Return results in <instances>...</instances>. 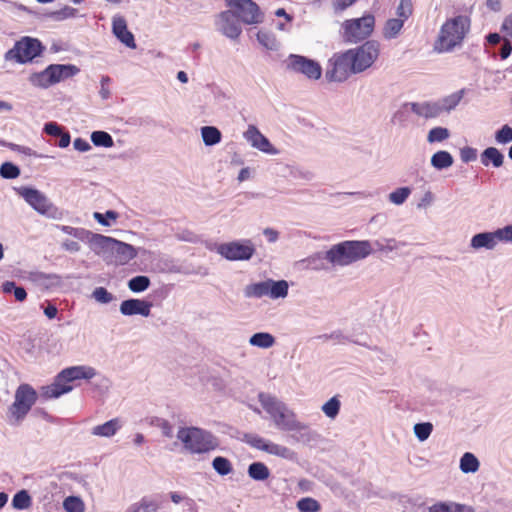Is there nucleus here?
<instances>
[{"instance_id": "obj_48", "label": "nucleus", "mask_w": 512, "mask_h": 512, "mask_svg": "<svg viewBox=\"0 0 512 512\" xmlns=\"http://www.w3.org/2000/svg\"><path fill=\"white\" fill-rule=\"evenodd\" d=\"M212 466L215 471L222 476L230 474L233 470L231 462L227 458L221 456L213 459Z\"/></svg>"}, {"instance_id": "obj_33", "label": "nucleus", "mask_w": 512, "mask_h": 512, "mask_svg": "<svg viewBox=\"0 0 512 512\" xmlns=\"http://www.w3.org/2000/svg\"><path fill=\"white\" fill-rule=\"evenodd\" d=\"M411 102H406L401 107L394 112L391 118V122L393 124H398L402 127H405L410 122V113H411Z\"/></svg>"}, {"instance_id": "obj_2", "label": "nucleus", "mask_w": 512, "mask_h": 512, "mask_svg": "<svg viewBox=\"0 0 512 512\" xmlns=\"http://www.w3.org/2000/svg\"><path fill=\"white\" fill-rule=\"evenodd\" d=\"M469 29L470 19L467 16L458 15L448 19L440 29L435 49L440 53L451 52L461 45Z\"/></svg>"}, {"instance_id": "obj_27", "label": "nucleus", "mask_w": 512, "mask_h": 512, "mask_svg": "<svg viewBox=\"0 0 512 512\" xmlns=\"http://www.w3.org/2000/svg\"><path fill=\"white\" fill-rule=\"evenodd\" d=\"M429 512H474L473 509L464 504L449 501H440L428 508Z\"/></svg>"}, {"instance_id": "obj_6", "label": "nucleus", "mask_w": 512, "mask_h": 512, "mask_svg": "<svg viewBox=\"0 0 512 512\" xmlns=\"http://www.w3.org/2000/svg\"><path fill=\"white\" fill-rule=\"evenodd\" d=\"M44 50V46L40 40L29 36H24L16 41L14 46L6 53V59L12 60L19 64L32 62L36 57L40 56Z\"/></svg>"}, {"instance_id": "obj_60", "label": "nucleus", "mask_w": 512, "mask_h": 512, "mask_svg": "<svg viewBox=\"0 0 512 512\" xmlns=\"http://www.w3.org/2000/svg\"><path fill=\"white\" fill-rule=\"evenodd\" d=\"M357 0H333V7L335 12H342L351 5H353Z\"/></svg>"}, {"instance_id": "obj_15", "label": "nucleus", "mask_w": 512, "mask_h": 512, "mask_svg": "<svg viewBox=\"0 0 512 512\" xmlns=\"http://www.w3.org/2000/svg\"><path fill=\"white\" fill-rule=\"evenodd\" d=\"M331 341L334 345H346L349 343L369 347L366 339V334L360 328H353L351 332L345 333L341 329L333 330L329 333Z\"/></svg>"}, {"instance_id": "obj_63", "label": "nucleus", "mask_w": 512, "mask_h": 512, "mask_svg": "<svg viewBox=\"0 0 512 512\" xmlns=\"http://www.w3.org/2000/svg\"><path fill=\"white\" fill-rule=\"evenodd\" d=\"M73 145L74 148L80 152H86L91 148L90 144L82 138H76Z\"/></svg>"}, {"instance_id": "obj_47", "label": "nucleus", "mask_w": 512, "mask_h": 512, "mask_svg": "<svg viewBox=\"0 0 512 512\" xmlns=\"http://www.w3.org/2000/svg\"><path fill=\"white\" fill-rule=\"evenodd\" d=\"M413 430L416 438L420 442H423L430 437L433 431V425L430 422H420L414 425Z\"/></svg>"}, {"instance_id": "obj_21", "label": "nucleus", "mask_w": 512, "mask_h": 512, "mask_svg": "<svg viewBox=\"0 0 512 512\" xmlns=\"http://www.w3.org/2000/svg\"><path fill=\"white\" fill-rule=\"evenodd\" d=\"M244 441L251 447L271 454L282 455L285 453V447L267 442L264 438L256 434H245Z\"/></svg>"}, {"instance_id": "obj_3", "label": "nucleus", "mask_w": 512, "mask_h": 512, "mask_svg": "<svg viewBox=\"0 0 512 512\" xmlns=\"http://www.w3.org/2000/svg\"><path fill=\"white\" fill-rule=\"evenodd\" d=\"M96 371L88 366H74L62 370L55 378V381L42 387L41 396L45 399L58 398L72 390L70 382L79 379H91Z\"/></svg>"}, {"instance_id": "obj_7", "label": "nucleus", "mask_w": 512, "mask_h": 512, "mask_svg": "<svg viewBox=\"0 0 512 512\" xmlns=\"http://www.w3.org/2000/svg\"><path fill=\"white\" fill-rule=\"evenodd\" d=\"M379 48V42L368 40L358 47L348 49L353 73L359 74L370 68L379 56Z\"/></svg>"}, {"instance_id": "obj_51", "label": "nucleus", "mask_w": 512, "mask_h": 512, "mask_svg": "<svg viewBox=\"0 0 512 512\" xmlns=\"http://www.w3.org/2000/svg\"><path fill=\"white\" fill-rule=\"evenodd\" d=\"M495 141L498 144H508L512 142V127L508 124L503 125L495 132Z\"/></svg>"}, {"instance_id": "obj_59", "label": "nucleus", "mask_w": 512, "mask_h": 512, "mask_svg": "<svg viewBox=\"0 0 512 512\" xmlns=\"http://www.w3.org/2000/svg\"><path fill=\"white\" fill-rule=\"evenodd\" d=\"M512 53V43L508 39H504L499 50V56L502 60L507 59Z\"/></svg>"}, {"instance_id": "obj_53", "label": "nucleus", "mask_w": 512, "mask_h": 512, "mask_svg": "<svg viewBox=\"0 0 512 512\" xmlns=\"http://www.w3.org/2000/svg\"><path fill=\"white\" fill-rule=\"evenodd\" d=\"M258 41L267 49H276L278 46V42L274 35L270 34L266 31H259L257 33Z\"/></svg>"}, {"instance_id": "obj_57", "label": "nucleus", "mask_w": 512, "mask_h": 512, "mask_svg": "<svg viewBox=\"0 0 512 512\" xmlns=\"http://www.w3.org/2000/svg\"><path fill=\"white\" fill-rule=\"evenodd\" d=\"M118 217V213L115 212V211H107L105 214H102V213H99V212H95L94 213V218L101 224V225H104V226H109L110 223L109 221H107V219H112V220H116Z\"/></svg>"}, {"instance_id": "obj_4", "label": "nucleus", "mask_w": 512, "mask_h": 512, "mask_svg": "<svg viewBox=\"0 0 512 512\" xmlns=\"http://www.w3.org/2000/svg\"><path fill=\"white\" fill-rule=\"evenodd\" d=\"M178 439L191 453H205L216 446L213 436L199 428H181L177 433Z\"/></svg>"}, {"instance_id": "obj_41", "label": "nucleus", "mask_w": 512, "mask_h": 512, "mask_svg": "<svg viewBox=\"0 0 512 512\" xmlns=\"http://www.w3.org/2000/svg\"><path fill=\"white\" fill-rule=\"evenodd\" d=\"M412 189L408 186L396 188L388 195V199L395 205H402L411 195Z\"/></svg>"}, {"instance_id": "obj_14", "label": "nucleus", "mask_w": 512, "mask_h": 512, "mask_svg": "<svg viewBox=\"0 0 512 512\" xmlns=\"http://www.w3.org/2000/svg\"><path fill=\"white\" fill-rule=\"evenodd\" d=\"M79 72V69L74 65H49L39 77L42 79L43 84L48 86L58 83L64 79L74 76Z\"/></svg>"}, {"instance_id": "obj_13", "label": "nucleus", "mask_w": 512, "mask_h": 512, "mask_svg": "<svg viewBox=\"0 0 512 512\" xmlns=\"http://www.w3.org/2000/svg\"><path fill=\"white\" fill-rule=\"evenodd\" d=\"M218 252L228 260H248L250 259L255 248L250 242H229L221 244L218 248Z\"/></svg>"}, {"instance_id": "obj_34", "label": "nucleus", "mask_w": 512, "mask_h": 512, "mask_svg": "<svg viewBox=\"0 0 512 512\" xmlns=\"http://www.w3.org/2000/svg\"><path fill=\"white\" fill-rule=\"evenodd\" d=\"M159 504L157 501L143 497L139 502L132 504L127 512H157Z\"/></svg>"}, {"instance_id": "obj_54", "label": "nucleus", "mask_w": 512, "mask_h": 512, "mask_svg": "<svg viewBox=\"0 0 512 512\" xmlns=\"http://www.w3.org/2000/svg\"><path fill=\"white\" fill-rule=\"evenodd\" d=\"M63 505L68 512H83V503L78 497L70 496L66 498Z\"/></svg>"}, {"instance_id": "obj_30", "label": "nucleus", "mask_w": 512, "mask_h": 512, "mask_svg": "<svg viewBox=\"0 0 512 512\" xmlns=\"http://www.w3.org/2000/svg\"><path fill=\"white\" fill-rule=\"evenodd\" d=\"M120 427V420L118 418H114L104 424L95 426L92 430V434L102 437H111L116 434Z\"/></svg>"}, {"instance_id": "obj_10", "label": "nucleus", "mask_w": 512, "mask_h": 512, "mask_svg": "<svg viewBox=\"0 0 512 512\" xmlns=\"http://www.w3.org/2000/svg\"><path fill=\"white\" fill-rule=\"evenodd\" d=\"M288 293V282L285 280L274 281L268 279L266 281L253 283L245 288V296L249 298L269 297L277 299L285 297Z\"/></svg>"}, {"instance_id": "obj_18", "label": "nucleus", "mask_w": 512, "mask_h": 512, "mask_svg": "<svg viewBox=\"0 0 512 512\" xmlns=\"http://www.w3.org/2000/svg\"><path fill=\"white\" fill-rule=\"evenodd\" d=\"M103 238L107 243H109V247L115 253L119 263L126 264L136 257L137 251L132 245L115 240L110 237Z\"/></svg>"}, {"instance_id": "obj_39", "label": "nucleus", "mask_w": 512, "mask_h": 512, "mask_svg": "<svg viewBox=\"0 0 512 512\" xmlns=\"http://www.w3.org/2000/svg\"><path fill=\"white\" fill-rule=\"evenodd\" d=\"M203 142L207 146H212L220 142L221 132L213 126H205L201 129Z\"/></svg>"}, {"instance_id": "obj_26", "label": "nucleus", "mask_w": 512, "mask_h": 512, "mask_svg": "<svg viewBox=\"0 0 512 512\" xmlns=\"http://www.w3.org/2000/svg\"><path fill=\"white\" fill-rule=\"evenodd\" d=\"M465 93L466 89L462 88L456 92L451 93L450 95L439 99L438 103L440 105L441 112L450 113L452 110H454L459 105Z\"/></svg>"}, {"instance_id": "obj_45", "label": "nucleus", "mask_w": 512, "mask_h": 512, "mask_svg": "<svg viewBox=\"0 0 512 512\" xmlns=\"http://www.w3.org/2000/svg\"><path fill=\"white\" fill-rule=\"evenodd\" d=\"M450 137V131L441 126L433 127L429 130L427 141L429 143L443 142Z\"/></svg>"}, {"instance_id": "obj_17", "label": "nucleus", "mask_w": 512, "mask_h": 512, "mask_svg": "<svg viewBox=\"0 0 512 512\" xmlns=\"http://www.w3.org/2000/svg\"><path fill=\"white\" fill-rule=\"evenodd\" d=\"M21 195L29 205L43 215H48L54 208L45 195L36 189L24 188Z\"/></svg>"}, {"instance_id": "obj_62", "label": "nucleus", "mask_w": 512, "mask_h": 512, "mask_svg": "<svg viewBox=\"0 0 512 512\" xmlns=\"http://www.w3.org/2000/svg\"><path fill=\"white\" fill-rule=\"evenodd\" d=\"M501 30L512 39V13L504 19Z\"/></svg>"}, {"instance_id": "obj_56", "label": "nucleus", "mask_w": 512, "mask_h": 512, "mask_svg": "<svg viewBox=\"0 0 512 512\" xmlns=\"http://www.w3.org/2000/svg\"><path fill=\"white\" fill-rule=\"evenodd\" d=\"M93 297L95 298L96 301L100 303H109L113 299L112 294L108 292L107 289L104 287H97L93 291Z\"/></svg>"}, {"instance_id": "obj_42", "label": "nucleus", "mask_w": 512, "mask_h": 512, "mask_svg": "<svg viewBox=\"0 0 512 512\" xmlns=\"http://www.w3.org/2000/svg\"><path fill=\"white\" fill-rule=\"evenodd\" d=\"M306 261L307 266L313 270L327 269V265L329 264L328 259L326 258V251L317 252L310 256Z\"/></svg>"}, {"instance_id": "obj_31", "label": "nucleus", "mask_w": 512, "mask_h": 512, "mask_svg": "<svg viewBox=\"0 0 512 512\" xmlns=\"http://www.w3.org/2000/svg\"><path fill=\"white\" fill-rule=\"evenodd\" d=\"M460 470L465 473H476L480 468L478 458L471 452H465L459 461Z\"/></svg>"}, {"instance_id": "obj_8", "label": "nucleus", "mask_w": 512, "mask_h": 512, "mask_svg": "<svg viewBox=\"0 0 512 512\" xmlns=\"http://www.w3.org/2000/svg\"><path fill=\"white\" fill-rule=\"evenodd\" d=\"M351 57L348 50L337 52L327 61L325 78L328 82H344L353 73Z\"/></svg>"}, {"instance_id": "obj_11", "label": "nucleus", "mask_w": 512, "mask_h": 512, "mask_svg": "<svg viewBox=\"0 0 512 512\" xmlns=\"http://www.w3.org/2000/svg\"><path fill=\"white\" fill-rule=\"evenodd\" d=\"M226 6L245 24H258L263 20V13L252 0H225Z\"/></svg>"}, {"instance_id": "obj_28", "label": "nucleus", "mask_w": 512, "mask_h": 512, "mask_svg": "<svg viewBox=\"0 0 512 512\" xmlns=\"http://www.w3.org/2000/svg\"><path fill=\"white\" fill-rule=\"evenodd\" d=\"M470 246L473 249H487L493 250L496 245L493 241V236L490 231L480 232L472 236L470 240Z\"/></svg>"}, {"instance_id": "obj_32", "label": "nucleus", "mask_w": 512, "mask_h": 512, "mask_svg": "<svg viewBox=\"0 0 512 512\" xmlns=\"http://www.w3.org/2000/svg\"><path fill=\"white\" fill-rule=\"evenodd\" d=\"M403 19L391 18L388 19L383 28V36L385 39L391 40L396 38L404 26Z\"/></svg>"}, {"instance_id": "obj_29", "label": "nucleus", "mask_w": 512, "mask_h": 512, "mask_svg": "<svg viewBox=\"0 0 512 512\" xmlns=\"http://www.w3.org/2000/svg\"><path fill=\"white\" fill-rule=\"evenodd\" d=\"M430 163L436 170H444L453 165L454 158L450 152L446 150H439L432 155Z\"/></svg>"}, {"instance_id": "obj_52", "label": "nucleus", "mask_w": 512, "mask_h": 512, "mask_svg": "<svg viewBox=\"0 0 512 512\" xmlns=\"http://www.w3.org/2000/svg\"><path fill=\"white\" fill-rule=\"evenodd\" d=\"M0 175L5 179H15L20 175V169L11 162H5L0 167Z\"/></svg>"}, {"instance_id": "obj_40", "label": "nucleus", "mask_w": 512, "mask_h": 512, "mask_svg": "<svg viewBox=\"0 0 512 512\" xmlns=\"http://www.w3.org/2000/svg\"><path fill=\"white\" fill-rule=\"evenodd\" d=\"M341 408V402L338 396L331 397L322 405L323 413L330 419H335Z\"/></svg>"}, {"instance_id": "obj_44", "label": "nucleus", "mask_w": 512, "mask_h": 512, "mask_svg": "<svg viewBox=\"0 0 512 512\" xmlns=\"http://www.w3.org/2000/svg\"><path fill=\"white\" fill-rule=\"evenodd\" d=\"M91 141L95 146L110 148L114 145L112 136L105 131H94L91 134Z\"/></svg>"}, {"instance_id": "obj_36", "label": "nucleus", "mask_w": 512, "mask_h": 512, "mask_svg": "<svg viewBox=\"0 0 512 512\" xmlns=\"http://www.w3.org/2000/svg\"><path fill=\"white\" fill-rule=\"evenodd\" d=\"M248 474L254 480L263 481L269 477V469L262 462H254L249 465Z\"/></svg>"}, {"instance_id": "obj_55", "label": "nucleus", "mask_w": 512, "mask_h": 512, "mask_svg": "<svg viewBox=\"0 0 512 512\" xmlns=\"http://www.w3.org/2000/svg\"><path fill=\"white\" fill-rule=\"evenodd\" d=\"M478 151L471 146H464L460 149V158L464 163H470L477 159Z\"/></svg>"}, {"instance_id": "obj_20", "label": "nucleus", "mask_w": 512, "mask_h": 512, "mask_svg": "<svg viewBox=\"0 0 512 512\" xmlns=\"http://www.w3.org/2000/svg\"><path fill=\"white\" fill-rule=\"evenodd\" d=\"M152 304L140 300V299H128L121 303L120 312L123 315L131 316V315H142L144 317H148L151 312Z\"/></svg>"}, {"instance_id": "obj_37", "label": "nucleus", "mask_w": 512, "mask_h": 512, "mask_svg": "<svg viewBox=\"0 0 512 512\" xmlns=\"http://www.w3.org/2000/svg\"><path fill=\"white\" fill-rule=\"evenodd\" d=\"M249 343L260 348H270L274 345L275 339L269 333L259 332L251 336Z\"/></svg>"}, {"instance_id": "obj_49", "label": "nucleus", "mask_w": 512, "mask_h": 512, "mask_svg": "<svg viewBox=\"0 0 512 512\" xmlns=\"http://www.w3.org/2000/svg\"><path fill=\"white\" fill-rule=\"evenodd\" d=\"M149 285L150 279L147 276H136L128 282V287L133 292L145 291Z\"/></svg>"}, {"instance_id": "obj_22", "label": "nucleus", "mask_w": 512, "mask_h": 512, "mask_svg": "<svg viewBox=\"0 0 512 512\" xmlns=\"http://www.w3.org/2000/svg\"><path fill=\"white\" fill-rule=\"evenodd\" d=\"M411 111L425 119L437 118L442 114L438 101L411 102Z\"/></svg>"}, {"instance_id": "obj_35", "label": "nucleus", "mask_w": 512, "mask_h": 512, "mask_svg": "<svg viewBox=\"0 0 512 512\" xmlns=\"http://www.w3.org/2000/svg\"><path fill=\"white\" fill-rule=\"evenodd\" d=\"M314 179V174L298 166H290V185L293 181L300 184H306Z\"/></svg>"}, {"instance_id": "obj_61", "label": "nucleus", "mask_w": 512, "mask_h": 512, "mask_svg": "<svg viewBox=\"0 0 512 512\" xmlns=\"http://www.w3.org/2000/svg\"><path fill=\"white\" fill-rule=\"evenodd\" d=\"M44 131L51 136L58 137L63 131L61 127L54 122L47 123L44 127Z\"/></svg>"}, {"instance_id": "obj_19", "label": "nucleus", "mask_w": 512, "mask_h": 512, "mask_svg": "<svg viewBox=\"0 0 512 512\" xmlns=\"http://www.w3.org/2000/svg\"><path fill=\"white\" fill-rule=\"evenodd\" d=\"M112 31L119 41L129 48H136L134 35L128 30L127 22L123 16H114Z\"/></svg>"}, {"instance_id": "obj_16", "label": "nucleus", "mask_w": 512, "mask_h": 512, "mask_svg": "<svg viewBox=\"0 0 512 512\" xmlns=\"http://www.w3.org/2000/svg\"><path fill=\"white\" fill-rule=\"evenodd\" d=\"M218 29L225 36L236 39L241 34L239 18L230 10L223 11L217 19Z\"/></svg>"}, {"instance_id": "obj_38", "label": "nucleus", "mask_w": 512, "mask_h": 512, "mask_svg": "<svg viewBox=\"0 0 512 512\" xmlns=\"http://www.w3.org/2000/svg\"><path fill=\"white\" fill-rule=\"evenodd\" d=\"M2 292L5 294L13 293L15 300L23 302L27 298V292L23 287L16 286L13 281H5L2 286Z\"/></svg>"}, {"instance_id": "obj_23", "label": "nucleus", "mask_w": 512, "mask_h": 512, "mask_svg": "<svg viewBox=\"0 0 512 512\" xmlns=\"http://www.w3.org/2000/svg\"><path fill=\"white\" fill-rule=\"evenodd\" d=\"M316 437L317 434L310 427L290 419V438L303 444H311Z\"/></svg>"}, {"instance_id": "obj_12", "label": "nucleus", "mask_w": 512, "mask_h": 512, "mask_svg": "<svg viewBox=\"0 0 512 512\" xmlns=\"http://www.w3.org/2000/svg\"><path fill=\"white\" fill-rule=\"evenodd\" d=\"M290 71L301 74L311 81L319 80L323 73L322 66L318 61L292 53H290Z\"/></svg>"}, {"instance_id": "obj_1", "label": "nucleus", "mask_w": 512, "mask_h": 512, "mask_svg": "<svg viewBox=\"0 0 512 512\" xmlns=\"http://www.w3.org/2000/svg\"><path fill=\"white\" fill-rule=\"evenodd\" d=\"M372 252L368 240H345L326 250V258L333 267H346L367 258Z\"/></svg>"}, {"instance_id": "obj_24", "label": "nucleus", "mask_w": 512, "mask_h": 512, "mask_svg": "<svg viewBox=\"0 0 512 512\" xmlns=\"http://www.w3.org/2000/svg\"><path fill=\"white\" fill-rule=\"evenodd\" d=\"M244 136L251 145L263 152H273L272 145L269 140L253 125H250Z\"/></svg>"}, {"instance_id": "obj_25", "label": "nucleus", "mask_w": 512, "mask_h": 512, "mask_svg": "<svg viewBox=\"0 0 512 512\" xmlns=\"http://www.w3.org/2000/svg\"><path fill=\"white\" fill-rule=\"evenodd\" d=\"M504 154L496 147H487L480 154V161L484 167L499 168L504 163Z\"/></svg>"}, {"instance_id": "obj_64", "label": "nucleus", "mask_w": 512, "mask_h": 512, "mask_svg": "<svg viewBox=\"0 0 512 512\" xmlns=\"http://www.w3.org/2000/svg\"><path fill=\"white\" fill-rule=\"evenodd\" d=\"M503 243H512V225H506L501 228Z\"/></svg>"}, {"instance_id": "obj_43", "label": "nucleus", "mask_w": 512, "mask_h": 512, "mask_svg": "<svg viewBox=\"0 0 512 512\" xmlns=\"http://www.w3.org/2000/svg\"><path fill=\"white\" fill-rule=\"evenodd\" d=\"M296 507L300 512H319L321 504L312 497H303L296 503Z\"/></svg>"}, {"instance_id": "obj_5", "label": "nucleus", "mask_w": 512, "mask_h": 512, "mask_svg": "<svg viewBox=\"0 0 512 512\" xmlns=\"http://www.w3.org/2000/svg\"><path fill=\"white\" fill-rule=\"evenodd\" d=\"M375 26L374 15L368 13L360 18L345 20L342 23V37L346 43H358L368 38Z\"/></svg>"}, {"instance_id": "obj_9", "label": "nucleus", "mask_w": 512, "mask_h": 512, "mask_svg": "<svg viewBox=\"0 0 512 512\" xmlns=\"http://www.w3.org/2000/svg\"><path fill=\"white\" fill-rule=\"evenodd\" d=\"M37 400L36 391L28 384L20 385L15 393V400L9 408L14 423H19L30 411Z\"/></svg>"}, {"instance_id": "obj_50", "label": "nucleus", "mask_w": 512, "mask_h": 512, "mask_svg": "<svg viewBox=\"0 0 512 512\" xmlns=\"http://www.w3.org/2000/svg\"><path fill=\"white\" fill-rule=\"evenodd\" d=\"M413 13V3L412 0H400L397 8L396 15L398 19H403V21H407L409 17Z\"/></svg>"}, {"instance_id": "obj_58", "label": "nucleus", "mask_w": 512, "mask_h": 512, "mask_svg": "<svg viewBox=\"0 0 512 512\" xmlns=\"http://www.w3.org/2000/svg\"><path fill=\"white\" fill-rule=\"evenodd\" d=\"M268 411L271 413L272 417L277 426L283 427L285 426V414L278 408H269Z\"/></svg>"}, {"instance_id": "obj_46", "label": "nucleus", "mask_w": 512, "mask_h": 512, "mask_svg": "<svg viewBox=\"0 0 512 512\" xmlns=\"http://www.w3.org/2000/svg\"><path fill=\"white\" fill-rule=\"evenodd\" d=\"M12 505L18 510L27 509L31 506V497L26 490H21L13 496Z\"/></svg>"}]
</instances>
